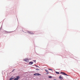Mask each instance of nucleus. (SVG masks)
Listing matches in <instances>:
<instances>
[{"mask_svg": "<svg viewBox=\"0 0 80 80\" xmlns=\"http://www.w3.org/2000/svg\"><path fill=\"white\" fill-rule=\"evenodd\" d=\"M59 78H60V79L61 80H63V78L62 77V76H60L59 77Z\"/></svg>", "mask_w": 80, "mask_h": 80, "instance_id": "423d86ee", "label": "nucleus"}, {"mask_svg": "<svg viewBox=\"0 0 80 80\" xmlns=\"http://www.w3.org/2000/svg\"><path fill=\"white\" fill-rule=\"evenodd\" d=\"M34 75H35L36 76H40V75L41 76V75L39 74V73H35L34 74Z\"/></svg>", "mask_w": 80, "mask_h": 80, "instance_id": "f257e3e1", "label": "nucleus"}, {"mask_svg": "<svg viewBox=\"0 0 80 80\" xmlns=\"http://www.w3.org/2000/svg\"><path fill=\"white\" fill-rule=\"evenodd\" d=\"M56 73L57 74H60V73H59V72H57V71H56Z\"/></svg>", "mask_w": 80, "mask_h": 80, "instance_id": "6e6552de", "label": "nucleus"}, {"mask_svg": "<svg viewBox=\"0 0 80 80\" xmlns=\"http://www.w3.org/2000/svg\"><path fill=\"white\" fill-rule=\"evenodd\" d=\"M13 70H13L12 72H13Z\"/></svg>", "mask_w": 80, "mask_h": 80, "instance_id": "f3484780", "label": "nucleus"}, {"mask_svg": "<svg viewBox=\"0 0 80 80\" xmlns=\"http://www.w3.org/2000/svg\"><path fill=\"white\" fill-rule=\"evenodd\" d=\"M36 67H37V65H36Z\"/></svg>", "mask_w": 80, "mask_h": 80, "instance_id": "dca6fc26", "label": "nucleus"}, {"mask_svg": "<svg viewBox=\"0 0 80 80\" xmlns=\"http://www.w3.org/2000/svg\"><path fill=\"white\" fill-rule=\"evenodd\" d=\"M28 33H29V34H30L31 35H33L34 34V33L32 32H29L28 31Z\"/></svg>", "mask_w": 80, "mask_h": 80, "instance_id": "20e7f679", "label": "nucleus"}, {"mask_svg": "<svg viewBox=\"0 0 80 80\" xmlns=\"http://www.w3.org/2000/svg\"><path fill=\"white\" fill-rule=\"evenodd\" d=\"M60 73L62 74V75H67V76H68V75H67V74L64 72H61Z\"/></svg>", "mask_w": 80, "mask_h": 80, "instance_id": "f03ea898", "label": "nucleus"}, {"mask_svg": "<svg viewBox=\"0 0 80 80\" xmlns=\"http://www.w3.org/2000/svg\"><path fill=\"white\" fill-rule=\"evenodd\" d=\"M13 78H10V80H13Z\"/></svg>", "mask_w": 80, "mask_h": 80, "instance_id": "9d476101", "label": "nucleus"}, {"mask_svg": "<svg viewBox=\"0 0 80 80\" xmlns=\"http://www.w3.org/2000/svg\"><path fill=\"white\" fill-rule=\"evenodd\" d=\"M33 62H36V60H34L33 61Z\"/></svg>", "mask_w": 80, "mask_h": 80, "instance_id": "ddd939ff", "label": "nucleus"}, {"mask_svg": "<svg viewBox=\"0 0 80 80\" xmlns=\"http://www.w3.org/2000/svg\"><path fill=\"white\" fill-rule=\"evenodd\" d=\"M17 78H15L14 79V80H18L20 78V76H17L16 77Z\"/></svg>", "mask_w": 80, "mask_h": 80, "instance_id": "7ed1b4c3", "label": "nucleus"}, {"mask_svg": "<svg viewBox=\"0 0 80 80\" xmlns=\"http://www.w3.org/2000/svg\"><path fill=\"white\" fill-rule=\"evenodd\" d=\"M24 61L26 62H29V60L28 59H24Z\"/></svg>", "mask_w": 80, "mask_h": 80, "instance_id": "39448f33", "label": "nucleus"}, {"mask_svg": "<svg viewBox=\"0 0 80 80\" xmlns=\"http://www.w3.org/2000/svg\"><path fill=\"white\" fill-rule=\"evenodd\" d=\"M52 76H49V78H52Z\"/></svg>", "mask_w": 80, "mask_h": 80, "instance_id": "f8f14e48", "label": "nucleus"}, {"mask_svg": "<svg viewBox=\"0 0 80 80\" xmlns=\"http://www.w3.org/2000/svg\"><path fill=\"white\" fill-rule=\"evenodd\" d=\"M54 80H57L56 79H54Z\"/></svg>", "mask_w": 80, "mask_h": 80, "instance_id": "2eb2a0df", "label": "nucleus"}, {"mask_svg": "<svg viewBox=\"0 0 80 80\" xmlns=\"http://www.w3.org/2000/svg\"><path fill=\"white\" fill-rule=\"evenodd\" d=\"M33 63V62H29V65H32Z\"/></svg>", "mask_w": 80, "mask_h": 80, "instance_id": "0eeeda50", "label": "nucleus"}, {"mask_svg": "<svg viewBox=\"0 0 80 80\" xmlns=\"http://www.w3.org/2000/svg\"><path fill=\"white\" fill-rule=\"evenodd\" d=\"M8 33H10V32H8Z\"/></svg>", "mask_w": 80, "mask_h": 80, "instance_id": "4468645a", "label": "nucleus"}, {"mask_svg": "<svg viewBox=\"0 0 80 80\" xmlns=\"http://www.w3.org/2000/svg\"><path fill=\"white\" fill-rule=\"evenodd\" d=\"M45 71L46 72H47V73H48V70H45Z\"/></svg>", "mask_w": 80, "mask_h": 80, "instance_id": "1a4fd4ad", "label": "nucleus"}, {"mask_svg": "<svg viewBox=\"0 0 80 80\" xmlns=\"http://www.w3.org/2000/svg\"><path fill=\"white\" fill-rule=\"evenodd\" d=\"M49 70H52V69H51L50 68L49 69Z\"/></svg>", "mask_w": 80, "mask_h": 80, "instance_id": "9b49d317", "label": "nucleus"}]
</instances>
